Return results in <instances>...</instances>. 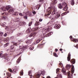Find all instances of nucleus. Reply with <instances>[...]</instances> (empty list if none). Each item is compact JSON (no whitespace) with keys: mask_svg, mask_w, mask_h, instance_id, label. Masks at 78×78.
Instances as JSON below:
<instances>
[{"mask_svg":"<svg viewBox=\"0 0 78 78\" xmlns=\"http://www.w3.org/2000/svg\"><path fill=\"white\" fill-rule=\"evenodd\" d=\"M56 8L55 7H52L51 6L48 8V13L47 14H46V16L48 17V16H50V14H51V12L52 11V15L53 16L54 14L56 15L57 13H56Z\"/></svg>","mask_w":78,"mask_h":78,"instance_id":"nucleus-1","label":"nucleus"},{"mask_svg":"<svg viewBox=\"0 0 78 78\" xmlns=\"http://www.w3.org/2000/svg\"><path fill=\"white\" fill-rule=\"evenodd\" d=\"M45 71H43L41 72V74L38 73L37 74L34 75V76H33L31 74V71L30 70L28 72V75L30 76V78H33V77L34 78H39L41 76V75H42V76H44V75H45Z\"/></svg>","mask_w":78,"mask_h":78,"instance_id":"nucleus-2","label":"nucleus"},{"mask_svg":"<svg viewBox=\"0 0 78 78\" xmlns=\"http://www.w3.org/2000/svg\"><path fill=\"white\" fill-rule=\"evenodd\" d=\"M1 9H2V11H8V13H10V14H12V13L14 12L13 9L11 8V7L9 6H7L6 7H2Z\"/></svg>","mask_w":78,"mask_h":78,"instance_id":"nucleus-3","label":"nucleus"},{"mask_svg":"<svg viewBox=\"0 0 78 78\" xmlns=\"http://www.w3.org/2000/svg\"><path fill=\"white\" fill-rule=\"evenodd\" d=\"M71 74H70V72H68V78H73V74L75 72V68H74V66L73 65L72 66L71 69Z\"/></svg>","mask_w":78,"mask_h":78,"instance_id":"nucleus-4","label":"nucleus"},{"mask_svg":"<svg viewBox=\"0 0 78 78\" xmlns=\"http://www.w3.org/2000/svg\"><path fill=\"white\" fill-rule=\"evenodd\" d=\"M52 28L51 27V26L50 25L48 28H43L42 30V33H47L48 32H49L50 31V30H51Z\"/></svg>","mask_w":78,"mask_h":78,"instance_id":"nucleus-5","label":"nucleus"},{"mask_svg":"<svg viewBox=\"0 0 78 78\" xmlns=\"http://www.w3.org/2000/svg\"><path fill=\"white\" fill-rule=\"evenodd\" d=\"M13 43V45L10 46V48L11 50H12V51H15V49H14V45L15 46H17L18 45V42L14 43V42H12Z\"/></svg>","mask_w":78,"mask_h":78,"instance_id":"nucleus-6","label":"nucleus"},{"mask_svg":"<svg viewBox=\"0 0 78 78\" xmlns=\"http://www.w3.org/2000/svg\"><path fill=\"white\" fill-rule=\"evenodd\" d=\"M62 5L63 6H65L63 8V10L65 11L68 9V7H67V5L66 2L62 3Z\"/></svg>","mask_w":78,"mask_h":78,"instance_id":"nucleus-7","label":"nucleus"},{"mask_svg":"<svg viewBox=\"0 0 78 78\" xmlns=\"http://www.w3.org/2000/svg\"><path fill=\"white\" fill-rule=\"evenodd\" d=\"M2 15L4 16L2 17V19H7V16H8V13H2Z\"/></svg>","mask_w":78,"mask_h":78,"instance_id":"nucleus-8","label":"nucleus"},{"mask_svg":"<svg viewBox=\"0 0 78 78\" xmlns=\"http://www.w3.org/2000/svg\"><path fill=\"white\" fill-rule=\"evenodd\" d=\"M7 54H5L4 55V56H5V61L6 62H8L9 61V57H7Z\"/></svg>","mask_w":78,"mask_h":78,"instance_id":"nucleus-9","label":"nucleus"},{"mask_svg":"<svg viewBox=\"0 0 78 78\" xmlns=\"http://www.w3.org/2000/svg\"><path fill=\"white\" fill-rule=\"evenodd\" d=\"M46 33L44 34L43 33V34H41L39 37V39H41V40H42V39H44V37H45V36H44V34H45Z\"/></svg>","mask_w":78,"mask_h":78,"instance_id":"nucleus-10","label":"nucleus"},{"mask_svg":"<svg viewBox=\"0 0 78 78\" xmlns=\"http://www.w3.org/2000/svg\"><path fill=\"white\" fill-rule=\"evenodd\" d=\"M60 27H61V26H60V25L59 24H56L55 25L54 28L55 29H59V28H60Z\"/></svg>","mask_w":78,"mask_h":78,"instance_id":"nucleus-11","label":"nucleus"},{"mask_svg":"<svg viewBox=\"0 0 78 78\" xmlns=\"http://www.w3.org/2000/svg\"><path fill=\"white\" fill-rule=\"evenodd\" d=\"M51 34H53V32H50L48 33V34L45 35V37H48L51 36Z\"/></svg>","mask_w":78,"mask_h":78,"instance_id":"nucleus-12","label":"nucleus"},{"mask_svg":"<svg viewBox=\"0 0 78 78\" xmlns=\"http://www.w3.org/2000/svg\"><path fill=\"white\" fill-rule=\"evenodd\" d=\"M62 72L64 75H66L67 73L66 69H65V68H64L62 69Z\"/></svg>","mask_w":78,"mask_h":78,"instance_id":"nucleus-13","label":"nucleus"},{"mask_svg":"<svg viewBox=\"0 0 78 78\" xmlns=\"http://www.w3.org/2000/svg\"><path fill=\"white\" fill-rule=\"evenodd\" d=\"M71 56V55H70V53H69L68 55V57L67 58V60L68 61H70V57Z\"/></svg>","mask_w":78,"mask_h":78,"instance_id":"nucleus-14","label":"nucleus"},{"mask_svg":"<svg viewBox=\"0 0 78 78\" xmlns=\"http://www.w3.org/2000/svg\"><path fill=\"white\" fill-rule=\"evenodd\" d=\"M71 41H73L75 43L76 42H78V39L76 38H72V39H71Z\"/></svg>","mask_w":78,"mask_h":78,"instance_id":"nucleus-15","label":"nucleus"},{"mask_svg":"<svg viewBox=\"0 0 78 78\" xmlns=\"http://www.w3.org/2000/svg\"><path fill=\"white\" fill-rule=\"evenodd\" d=\"M70 62L72 64H74L75 63V59L73 58L71 60Z\"/></svg>","mask_w":78,"mask_h":78,"instance_id":"nucleus-16","label":"nucleus"},{"mask_svg":"<svg viewBox=\"0 0 78 78\" xmlns=\"http://www.w3.org/2000/svg\"><path fill=\"white\" fill-rule=\"evenodd\" d=\"M26 24V23L25 22L22 21L20 22V26L25 25Z\"/></svg>","mask_w":78,"mask_h":78,"instance_id":"nucleus-17","label":"nucleus"},{"mask_svg":"<svg viewBox=\"0 0 78 78\" xmlns=\"http://www.w3.org/2000/svg\"><path fill=\"white\" fill-rule=\"evenodd\" d=\"M31 28H29L26 30V33H30V32H31Z\"/></svg>","mask_w":78,"mask_h":78,"instance_id":"nucleus-18","label":"nucleus"},{"mask_svg":"<svg viewBox=\"0 0 78 78\" xmlns=\"http://www.w3.org/2000/svg\"><path fill=\"white\" fill-rule=\"evenodd\" d=\"M40 25V22L39 21H36L34 24L35 26H38V25Z\"/></svg>","mask_w":78,"mask_h":78,"instance_id":"nucleus-19","label":"nucleus"},{"mask_svg":"<svg viewBox=\"0 0 78 78\" xmlns=\"http://www.w3.org/2000/svg\"><path fill=\"white\" fill-rule=\"evenodd\" d=\"M6 23L4 22L3 23H1V26H2L3 27H6Z\"/></svg>","mask_w":78,"mask_h":78,"instance_id":"nucleus-20","label":"nucleus"},{"mask_svg":"<svg viewBox=\"0 0 78 78\" xmlns=\"http://www.w3.org/2000/svg\"><path fill=\"white\" fill-rule=\"evenodd\" d=\"M35 34H36V33H32L29 35V36L30 37H34V36H35Z\"/></svg>","mask_w":78,"mask_h":78,"instance_id":"nucleus-21","label":"nucleus"},{"mask_svg":"<svg viewBox=\"0 0 78 78\" xmlns=\"http://www.w3.org/2000/svg\"><path fill=\"white\" fill-rule=\"evenodd\" d=\"M58 7L59 9H62V6L61 5V4H59L58 5Z\"/></svg>","mask_w":78,"mask_h":78,"instance_id":"nucleus-22","label":"nucleus"},{"mask_svg":"<svg viewBox=\"0 0 78 78\" xmlns=\"http://www.w3.org/2000/svg\"><path fill=\"white\" fill-rule=\"evenodd\" d=\"M38 47H40V48H42L43 47H44V43L41 44H38Z\"/></svg>","mask_w":78,"mask_h":78,"instance_id":"nucleus-23","label":"nucleus"},{"mask_svg":"<svg viewBox=\"0 0 78 78\" xmlns=\"http://www.w3.org/2000/svg\"><path fill=\"white\" fill-rule=\"evenodd\" d=\"M51 1L52 2H53V4H56V3H57V0H51Z\"/></svg>","mask_w":78,"mask_h":78,"instance_id":"nucleus-24","label":"nucleus"},{"mask_svg":"<svg viewBox=\"0 0 78 78\" xmlns=\"http://www.w3.org/2000/svg\"><path fill=\"white\" fill-rule=\"evenodd\" d=\"M71 67V66L69 65H67L66 66V69H70Z\"/></svg>","mask_w":78,"mask_h":78,"instance_id":"nucleus-25","label":"nucleus"},{"mask_svg":"<svg viewBox=\"0 0 78 78\" xmlns=\"http://www.w3.org/2000/svg\"><path fill=\"white\" fill-rule=\"evenodd\" d=\"M20 59H21V58H20V57L17 60L16 62L17 63H18V64H19V63L20 62Z\"/></svg>","mask_w":78,"mask_h":78,"instance_id":"nucleus-26","label":"nucleus"},{"mask_svg":"<svg viewBox=\"0 0 78 78\" xmlns=\"http://www.w3.org/2000/svg\"><path fill=\"white\" fill-rule=\"evenodd\" d=\"M14 16H18V14H19V12H14V13H13Z\"/></svg>","mask_w":78,"mask_h":78,"instance_id":"nucleus-27","label":"nucleus"},{"mask_svg":"<svg viewBox=\"0 0 78 78\" xmlns=\"http://www.w3.org/2000/svg\"><path fill=\"white\" fill-rule=\"evenodd\" d=\"M72 1L71 2V5L72 6L74 5V4L75 3V1H74V0H71Z\"/></svg>","mask_w":78,"mask_h":78,"instance_id":"nucleus-28","label":"nucleus"},{"mask_svg":"<svg viewBox=\"0 0 78 78\" xmlns=\"http://www.w3.org/2000/svg\"><path fill=\"white\" fill-rule=\"evenodd\" d=\"M59 70H60V69L59 68H58L56 69L57 73H59Z\"/></svg>","mask_w":78,"mask_h":78,"instance_id":"nucleus-29","label":"nucleus"},{"mask_svg":"<svg viewBox=\"0 0 78 78\" xmlns=\"http://www.w3.org/2000/svg\"><path fill=\"white\" fill-rule=\"evenodd\" d=\"M67 14V12H65L62 13V16H65V15H66V14Z\"/></svg>","mask_w":78,"mask_h":78,"instance_id":"nucleus-30","label":"nucleus"},{"mask_svg":"<svg viewBox=\"0 0 78 78\" xmlns=\"http://www.w3.org/2000/svg\"><path fill=\"white\" fill-rule=\"evenodd\" d=\"M7 75H8V76H9V77H11V74L9 73H6Z\"/></svg>","mask_w":78,"mask_h":78,"instance_id":"nucleus-31","label":"nucleus"},{"mask_svg":"<svg viewBox=\"0 0 78 78\" xmlns=\"http://www.w3.org/2000/svg\"><path fill=\"white\" fill-rule=\"evenodd\" d=\"M61 16V15H60V14H57V15L56 16H55V17L56 18H59V16Z\"/></svg>","mask_w":78,"mask_h":78,"instance_id":"nucleus-32","label":"nucleus"},{"mask_svg":"<svg viewBox=\"0 0 78 78\" xmlns=\"http://www.w3.org/2000/svg\"><path fill=\"white\" fill-rule=\"evenodd\" d=\"M17 70L15 69H14L13 70V73H15L17 72Z\"/></svg>","mask_w":78,"mask_h":78,"instance_id":"nucleus-33","label":"nucleus"},{"mask_svg":"<svg viewBox=\"0 0 78 78\" xmlns=\"http://www.w3.org/2000/svg\"><path fill=\"white\" fill-rule=\"evenodd\" d=\"M53 54H54V56H55V57H58V55H57V54H56V53L55 52H54Z\"/></svg>","mask_w":78,"mask_h":78,"instance_id":"nucleus-34","label":"nucleus"},{"mask_svg":"<svg viewBox=\"0 0 78 78\" xmlns=\"http://www.w3.org/2000/svg\"><path fill=\"white\" fill-rule=\"evenodd\" d=\"M31 42H32V41L31 40H28L27 42V43H30V44H31Z\"/></svg>","mask_w":78,"mask_h":78,"instance_id":"nucleus-35","label":"nucleus"},{"mask_svg":"<svg viewBox=\"0 0 78 78\" xmlns=\"http://www.w3.org/2000/svg\"><path fill=\"white\" fill-rule=\"evenodd\" d=\"M29 49L30 50H33L34 49V47H30V48Z\"/></svg>","mask_w":78,"mask_h":78,"instance_id":"nucleus-36","label":"nucleus"},{"mask_svg":"<svg viewBox=\"0 0 78 78\" xmlns=\"http://www.w3.org/2000/svg\"><path fill=\"white\" fill-rule=\"evenodd\" d=\"M9 43H6L5 44V46L6 47H7V46H8V45H9Z\"/></svg>","mask_w":78,"mask_h":78,"instance_id":"nucleus-37","label":"nucleus"},{"mask_svg":"<svg viewBox=\"0 0 78 78\" xmlns=\"http://www.w3.org/2000/svg\"><path fill=\"white\" fill-rule=\"evenodd\" d=\"M41 39H38L37 41H37V43L38 44L41 41Z\"/></svg>","mask_w":78,"mask_h":78,"instance_id":"nucleus-38","label":"nucleus"},{"mask_svg":"<svg viewBox=\"0 0 78 78\" xmlns=\"http://www.w3.org/2000/svg\"><path fill=\"white\" fill-rule=\"evenodd\" d=\"M9 38L8 37H7L6 38V42H9Z\"/></svg>","mask_w":78,"mask_h":78,"instance_id":"nucleus-39","label":"nucleus"},{"mask_svg":"<svg viewBox=\"0 0 78 78\" xmlns=\"http://www.w3.org/2000/svg\"><path fill=\"white\" fill-rule=\"evenodd\" d=\"M3 33L0 32V36H2V35H3Z\"/></svg>","mask_w":78,"mask_h":78,"instance_id":"nucleus-40","label":"nucleus"},{"mask_svg":"<svg viewBox=\"0 0 78 78\" xmlns=\"http://www.w3.org/2000/svg\"><path fill=\"white\" fill-rule=\"evenodd\" d=\"M23 71H21L20 72V74L21 75H23Z\"/></svg>","mask_w":78,"mask_h":78,"instance_id":"nucleus-41","label":"nucleus"},{"mask_svg":"<svg viewBox=\"0 0 78 78\" xmlns=\"http://www.w3.org/2000/svg\"><path fill=\"white\" fill-rule=\"evenodd\" d=\"M36 8L37 9V10H38V9H39L40 8L38 6V5L36 6Z\"/></svg>","mask_w":78,"mask_h":78,"instance_id":"nucleus-42","label":"nucleus"},{"mask_svg":"<svg viewBox=\"0 0 78 78\" xmlns=\"http://www.w3.org/2000/svg\"><path fill=\"white\" fill-rule=\"evenodd\" d=\"M45 1V0H39V2L40 3H42V2H44Z\"/></svg>","mask_w":78,"mask_h":78,"instance_id":"nucleus-43","label":"nucleus"},{"mask_svg":"<svg viewBox=\"0 0 78 78\" xmlns=\"http://www.w3.org/2000/svg\"><path fill=\"white\" fill-rule=\"evenodd\" d=\"M32 24V22H30L29 24V26H31Z\"/></svg>","mask_w":78,"mask_h":78,"instance_id":"nucleus-44","label":"nucleus"},{"mask_svg":"<svg viewBox=\"0 0 78 78\" xmlns=\"http://www.w3.org/2000/svg\"><path fill=\"white\" fill-rule=\"evenodd\" d=\"M3 55V52H0V56Z\"/></svg>","mask_w":78,"mask_h":78,"instance_id":"nucleus-45","label":"nucleus"},{"mask_svg":"<svg viewBox=\"0 0 78 78\" xmlns=\"http://www.w3.org/2000/svg\"><path fill=\"white\" fill-rule=\"evenodd\" d=\"M9 71L10 72H12V69H8Z\"/></svg>","mask_w":78,"mask_h":78,"instance_id":"nucleus-46","label":"nucleus"},{"mask_svg":"<svg viewBox=\"0 0 78 78\" xmlns=\"http://www.w3.org/2000/svg\"><path fill=\"white\" fill-rule=\"evenodd\" d=\"M37 5L40 8H41V4H39V5Z\"/></svg>","mask_w":78,"mask_h":78,"instance_id":"nucleus-47","label":"nucleus"},{"mask_svg":"<svg viewBox=\"0 0 78 78\" xmlns=\"http://www.w3.org/2000/svg\"><path fill=\"white\" fill-rule=\"evenodd\" d=\"M19 42L20 43L21 42H23V40H20L19 41Z\"/></svg>","mask_w":78,"mask_h":78,"instance_id":"nucleus-48","label":"nucleus"},{"mask_svg":"<svg viewBox=\"0 0 78 78\" xmlns=\"http://www.w3.org/2000/svg\"><path fill=\"white\" fill-rule=\"evenodd\" d=\"M50 25H51V22H49L48 23V24H47V25H49V26H50Z\"/></svg>","mask_w":78,"mask_h":78,"instance_id":"nucleus-49","label":"nucleus"},{"mask_svg":"<svg viewBox=\"0 0 78 78\" xmlns=\"http://www.w3.org/2000/svg\"><path fill=\"white\" fill-rule=\"evenodd\" d=\"M27 16H24V19H27Z\"/></svg>","mask_w":78,"mask_h":78,"instance_id":"nucleus-50","label":"nucleus"},{"mask_svg":"<svg viewBox=\"0 0 78 78\" xmlns=\"http://www.w3.org/2000/svg\"><path fill=\"white\" fill-rule=\"evenodd\" d=\"M34 44H38L36 41H35L34 42Z\"/></svg>","mask_w":78,"mask_h":78,"instance_id":"nucleus-51","label":"nucleus"},{"mask_svg":"<svg viewBox=\"0 0 78 78\" xmlns=\"http://www.w3.org/2000/svg\"><path fill=\"white\" fill-rule=\"evenodd\" d=\"M20 16H23V15H22V14L21 13H19Z\"/></svg>","mask_w":78,"mask_h":78,"instance_id":"nucleus-52","label":"nucleus"},{"mask_svg":"<svg viewBox=\"0 0 78 78\" xmlns=\"http://www.w3.org/2000/svg\"><path fill=\"white\" fill-rule=\"evenodd\" d=\"M17 36H20L21 35V34L18 33L17 34Z\"/></svg>","mask_w":78,"mask_h":78,"instance_id":"nucleus-53","label":"nucleus"},{"mask_svg":"<svg viewBox=\"0 0 78 78\" xmlns=\"http://www.w3.org/2000/svg\"><path fill=\"white\" fill-rule=\"evenodd\" d=\"M7 36V34L5 33V34H4V37H6V36Z\"/></svg>","mask_w":78,"mask_h":78,"instance_id":"nucleus-54","label":"nucleus"},{"mask_svg":"<svg viewBox=\"0 0 78 78\" xmlns=\"http://www.w3.org/2000/svg\"><path fill=\"white\" fill-rule=\"evenodd\" d=\"M33 14H36V11H34L33 12Z\"/></svg>","mask_w":78,"mask_h":78,"instance_id":"nucleus-55","label":"nucleus"},{"mask_svg":"<svg viewBox=\"0 0 78 78\" xmlns=\"http://www.w3.org/2000/svg\"><path fill=\"white\" fill-rule=\"evenodd\" d=\"M69 38L71 39H73V38H72V36H70L69 37Z\"/></svg>","mask_w":78,"mask_h":78,"instance_id":"nucleus-56","label":"nucleus"},{"mask_svg":"<svg viewBox=\"0 0 78 78\" xmlns=\"http://www.w3.org/2000/svg\"><path fill=\"white\" fill-rule=\"evenodd\" d=\"M75 47H76V48H78V44L76 45L75 46Z\"/></svg>","mask_w":78,"mask_h":78,"instance_id":"nucleus-57","label":"nucleus"},{"mask_svg":"<svg viewBox=\"0 0 78 78\" xmlns=\"http://www.w3.org/2000/svg\"><path fill=\"white\" fill-rule=\"evenodd\" d=\"M21 54H22V52H20L19 54H18L17 55V56H18V55H21Z\"/></svg>","mask_w":78,"mask_h":78,"instance_id":"nucleus-58","label":"nucleus"},{"mask_svg":"<svg viewBox=\"0 0 78 78\" xmlns=\"http://www.w3.org/2000/svg\"><path fill=\"white\" fill-rule=\"evenodd\" d=\"M42 19H40L39 20V22H42Z\"/></svg>","mask_w":78,"mask_h":78,"instance_id":"nucleus-59","label":"nucleus"},{"mask_svg":"<svg viewBox=\"0 0 78 78\" xmlns=\"http://www.w3.org/2000/svg\"><path fill=\"white\" fill-rule=\"evenodd\" d=\"M59 66H60L61 65H62V63L60 62L59 64Z\"/></svg>","mask_w":78,"mask_h":78,"instance_id":"nucleus-60","label":"nucleus"},{"mask_svg":"<svg viewBox=\"0 0 78 78\" xmlns=\"http://www.w3.org/2000/svg\"><path fill=\"white\" fill-rule=\"evenodd\" d=\"M55 50L56 52V51H58V50L57 49H55Z\"/></svg>","mask_w":78,"mask_h":78,"instance_id":"nucleus-61","label":"nucleus"},{"mask_svg":"<svg viewBox=\"0 0 78 78\" xmlns=\"http://www.w3.org/2000/svg\"><path fill=\"white\" fill-rule=\"evenodd\" d=\"M38 29V28H37L35 29L34 30V31H36V30H37Z\"/></svg>","mask_w":78,"mask_h":78,"instance_id":"nucleus-62","label":"nucleus"},{"mask_svg":"<svg viewBox=\"0 0 78 78\" xmlns=\"http://www.w3.org/2000/svg\"><path fill=\"white\" fill-rule=\"evenodd\" d=\"M62 48H60V51H62Z\"/></svg>","mask_w":78,"mask_h":78,"instance_id":"nucleus-63","label":"nucleus"},{"mask_svg":"<svg viewBox=\"0 0 78 78\" xmlns=\"http://www.w3.org/2000/svg\"><path fill=\"white\" fill-rule=\"evenodd\" d=\"M47 78H51L50 76H48L47 77Z\"/></svg>","mask_w":78,"mask_h":78,"instance_id":"nucleus-64","label":"nucleus"}]
</instances>
